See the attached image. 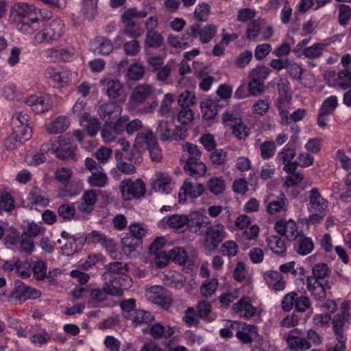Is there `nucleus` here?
I'll return each instance as SVG.
<instances>
[{"instance_id": "f257e3e1", "label": "nucleus", "mask_w": 351, "mask_h": 351, "mask_svg": "<svg viewBox=\"0 0 351 351\" xmlns=\"http://www.w3.org/2000/svg\"><path fill=\"white\" fill-rule=\"evenodd\" d=\"M301 335L302 330L293 328L285 333L282 339L287 341L289 347L302 351L308 350L312 345L318 346L322 343V338L313 329L308 330L306 337H300Z\"/></svg>"}, {"instance_id": "f03ea898", "label": "nucleus", "mask_w": 351, "mask_h": 351, "mask_svg": "<svg viewBox=\"0 0 351 351\" xmlns=\"http://www.w3.org/2000/svg\"><path fill=\"white\" fill-rule=\"evenodd\" d=\"M145 9L142 11H138L136 8H130L122 14L121 21L124 25L123 32L130 38H136L143 35V29L133 19L145 18L154 10V6L152 4L145 5Z\"/></svg>"}, {"instance_id": "7ed1b4c3", "label": "nucleus", "mask_w": 351, "mask_h": 351, "mask_svg": "<svg viewBox=\"0 0 351 351\" xmlns=\"http://www.w3.org/2000/svg\"><path fill=\"white\" fill-rule=\"evenodd\" d=\"M106 268L102 275L105 285H114L121 289L130 285L131 280L126 275L128 269L125 263L116 261L108 264Z\"/></svg>"}, {"instance_id": "20e7f679", "label": "nucleus", "mask_w": 351, "mask_h": 351, "mask_svg": "<svg viewBox=\"0 0 351 351\" xmlns=\"http://www.w3.org/2000/svg\"><path fill=\"white\" fill-rule=\"evenodd\" d=\"M64 34V23L61 19H55L38 33L34 38L35 45L49 43L58 40Z\"/></svg>"}, {"instance_id": "39448f33", "label": "nucleus", "mask_w": 351, "mask_h": 351, "mask_svg": "<svg viewBox=\"0 0 351 351\" xmlns=\"http://www.w3.org/2000/svg\"><path fill=\"white\" fill-rule=\"evenodd\" d=\"M119 190L121 199L124 202H129L134 199L143 197L145 194V184L140 179L134 180L131 178H125L119 184Z\"/></svg>"}, {"instance_id": "423d86ee", "label": "nucleus", "mask_w": 351, "mask_h": 351, "mask_svg": "<svg viewBox=\"0 0 351 351\" xmlns=\"http://www.w3.org/2000/svg\"><path fill=\"white\" fill-rule=\"evenodd\" d=\"M84 164L90 173L87 178L88 184L92 187H106L108 184V177L104 168L91 158H86Z\"/></svg>"}, {"instance_id": "0eeeda50", "label": "nucleus", "mask_w": 351, "mask_h": 351, "mask_svg": "<svg viewBox=\"0 0 351 351\" xmlns=\"http://www.w3.org/2000/svg\"><path fill=\"white\" fill-rule=\"evenodd\" d=\"M48 84L53 88H62L71 80V72L62 66H48L45 71Z\"/></svg>"}, {"instance_id": "6e6552de", "label": "nucleus", "mask_w": 351, "mask_h": 351, "mask_svg": "<svg viewBox=\"0 0 351 351\" xmlns=\"http://www.w3.org/2000/svg\"><path fill=\"white\" fill-rule=\"evenodd\" d=\"M29 125V117L26 113L16 112L12 118V132L19 138L27 141L31 138L32 128Z\"/></svg>"}, {"instance_id": "1a4fd4ad", "label": "nucleus", "mask_w": 351, "mask_h": 351, "mask_svg": "<svg viewBox=\"0 0 351 351\" xmlns=\"http://www.w3.org/2000/svg\"><path fill=\"white\" fill-rule=\"evenodd\" d=\"M339 106L337 96L332 95L326 98L319 108L317 124L321 128H325L328 125L330 115L332 114Z\"/></svg>"}, {"instance_id": "9d476101", "label": "nucleus", "mask_w": 351, "mask_h": 351, "mask_svg": "<svg viewBox=\"0 0 351 351\" xmlns=\"http://www.w3.org/2000/svg\"><path fill=\"white\" fill-rule=\"evenodd\" d=\"M217 32V28L213 24H208L204 26L195 24L187 29L186 34L188 38H199L202 43H208L215 36Z\"/></svg>"}, {"instance_id": "9b49d317", "label": "nucleus", "mask_w": 351, "mask_h": 351, "mask_svg": "<svg viewBox=\"0 0 351 351\" xmlns=\"http://www.w3.org/2000/svg\"><path fill=\"white\" fill-rule=\"evenodd\" d=\"M204 234V247L208 250H214L226 237L224 226L221 223L210 225Z\"/></svg>"}, {"instance_id": "f8f14e48", "label": "nucleus", "mask_w": 351, "mask_h": 351, "mask_svg": "<svg viewBox=\"0 0 351 351\" xmlns=\"http://www.w3.org/2000/svg\"><path fill=\"white\" fill-rule=\"evenodd\" d=\"M85 242L89 244H99L105 247L106 252L112 258H116L117 252L116 250L115 242L108 238L106 234L98 230H93L84 237Z\"/></svg>"}, {"instance_id": "ddd939ff", "label": "nucleus", "mask_w": 351, "mask_h": 351, "mask_svg": "<svg viewBox=\"0 0 351 351\" xmlns=\"http://www.w3.org/2000/svg\"><path fill=\"white\" fill-rule=\"evenodd\" d=\"M155 95L154 87L148 84L137 85L132 90L129 102L133 107L144 105L146 101Z\"/></svg>"}, {"instance_id": "4468645a", "label": "nucleus", "mask_w": 351, "mask_h": 351, "mask_svg": "<svg viewBox=\"0 0 351 351\" xmlns=\"http://www.w3.org/2000/svg\"><path fill=\"white\" fill-rule=\"evenodd\" d=\"M204 187L202 184L193 182L190 179H186L182 186L180 188L178 193V202L184 204L187 201V197L197 199L202 195Z\"/></svg>"}, {"instance_id": "2eb2a0df", "label": "nucleus", "mask_w": 351, "mask_h": 351, "mask_svg": "<svg viewBox=\"0 0 351 351\" xmlns=\"http://www.w3.org/2000/svg\"><path fill=\"white\" fill-rule=\"evenodd\" d=\"M308 200L309 211L322 218L328 209V201L321 195L317 188H313L309 191Z\"/></svg>"}, {"instance_id": "dca6fc26", "label": "nucleus", "mask_w": 351, "mask_h": 351, "mask_svg": "<svg viewBox=\"0 0 351 351\" xmlns=\"http://www.w3.org/2000/svg\"><path fill=\"white\" fill-rule=\"evenodd\" d=\"M36 14V8L27 2H18L13 5L10 14V21L19 22Z\"/></svg>"}, {"instance_id": "f3484780", "label": "nucleus", "mask_w": 351, "mask_h": 351, "mask_svg": "<svg viewBox=\"0 0 351 351\" xmlns=\"http://www.w3.org/2000/svg\"><path fill=\"white\" fill-rule=\"evenodd\" d=\"M210 225L209 218L199 212H192L189 215L188 228L193 233L203 235L207 231Z\"/></svg>"}, {"instance_id": "a211bd4d", "label": "nucleus", "mask_w": 351, "mask_h": 351, "mask_svg": "<svg viewBox=\"0 0 351 351\" xmlns=\"http://www.w3.org/2000/svg\"><path fill=\"white\" fill-rule=\"evenodd\" d=\"M40 292L20 280L15 281L14 289L11 293V298L19 302L27 300L36 299L40 296Z\"/></svg>"}, {"instance_id": "6ab92c4d", "label": "nucleus", "mask_w": 351, "mask_h": 351, "mask_svg": "<svg viewBox=\"0 0 351 351\" xmlns=\"http://www.w3.org/2000/svg\"><path fill=\"white\" fill-rule=\"evenodd\" d=\"M58 147L56 149H51L57 157L62 159L75 160L76 145L71 141L70 137L63 136L59 138Z\"/></svg>"}, {"instance_id": "aec40b11", "label": "nucleus", "mask_w": 351, "mask_h": 351, "mask_svg": "<svg viewBox=\"0 0 351 351\" xmlns=\"http://www.w3.org/2000/svg\"><path fill=\"white\" fill-rule=\"evenodd\" d=\"M23 101L32 111L38 114L48 111L52 106L51 99L48 95H31L24 97Z\"/></svg>"}, {"instance_id": "412c9836", "label": "nucleus", "mask_w": 351, "mask_h": 351, "mask_svg": "<svg viewBox=\"0 0 351 351\" xmlns=\"http://www.w3.org/2000/svg\"><path fill=\"white\" fill-rule=\"evenodd\" d=\"M44 54L47 59L53 62H67L73 58L74 50L63 46H56L46 49Z\"/></svg>"}, {"instance_id": "4be33fe9", "label": "nucleus", "mask_w": 351, "mask_h": 351, "mask_svg": "<svg viewBox=\"0 0 351 351\" xmlns=\"http://www.w3.org/2000/svg\"><path fill=\"white\" fill-rule=\"evenodd\" d=\"M274 228L278 234L285 236L289 241L295 240L301 234L296 223L291 219L278 221L275 223Z\"/></svg>"}, {"instance_id": "5701e85b", "label": "nucleus", "mask_w": 351, "mask_h": 351, "mask_svg": "<svg viewBox=\"0 0 351 351\" xmlns=\"http://www.w3.org/2000/svg\"><path fill=\"white\" fill-rule=\"evenodd\" d=\"M98 197L96 191L88 189L85 191L81 198L75 202L77 210L84 214H90L94 210Z\"/></svg>"}, {"instance_id": "b1692460", "label": "nucleus", "mask_w": 351, "mask_h": 351, "mask_svg": "<svg viewBox=\"0 0 351 351\" xmlns=\"http://www.w3.org/2000/svg\"><path fill=\"white\" fill-rule=\"evenodd\" d=\"M163 227L167 226L175 231L183 232L188 228L189 215L174 214L164 217L161 222Z\"/></svg>"}, {"instance_id": "393cba45", "label": "nucleus", "mask_w": 351, "mask_h": 351, "mask_svg": "<svg viewBox=\"0 0 351 351\" xmlns=\"http://www.w3.org/2000/svg\"><path fill=\"white\" fill-rule=\"evenodd\" d=\"M174 183L171 177L167 173L157 172L156 173V179L152 183V189L156 192L162 194H169Z\"/></svg>"}, {"instance_id": "a878e982", "label": "nucleus", "mask_w": 351, "mask_h": 351, "mask_svg": "<svg viewBox=\"0 0 351 351\" xmlns=\"http://www.w3.org/2000/svg\"><path fill=\"white\" fill-rule=\"evenodd\" d=\"M121 106L114 102H109L101 105L98 110L101 119L106 123H111L121 115Z\"/></svg>"}, {"instance_id": "bb28decb", "label": "nucleus", "mask_w": 351, "mask_h": 351, "mask_svg": "<svg viewBox=\"0 0 351 351\" xmlns=\"http://www.w3.org/2000/svg\"><path fill=\"white\" fill-rule=\"evenodd\" d=\"M146 298L151 302L158 305L165 306L170 302L165 289L161 286H152L147 289L145 293Z\"/></svg>"}, {"instance_id": "cd10ccee", "label": "nucleus", "mask_w": 351, "mask_h": 351, "mask_svg": "<svg viewBox=\"0 0 351 351\" xmlns=\"http://www.w3.org/2000/svg\"><path fill=\"white\" fill-rule=\"evenodd\" d=\"M234 313L239 317L250 318L256 313V308L252 304L250 298L243 297L232 306Z\"/></svg>"}, {"instance_id": "c85d7f7f", "label": "nucleus", "mask_w": 351, "mask_h": 351, "mask_svg": "<svg viewBox=\"0 0 351 351\" xmlns=\"http://www.w3.org/2000/svg\"><path fill=\"white\" fill-rule=\"evenodd\" d=\"M123 293V289L114 285H106L103 289H93L90 291V298L97 302H103L107 299L108 295L121 296Z\"/></svg>"}, {"instance_id": "c756f323", "label": "nucleus", "mask_w": 351, "mask_h": 351, "mask_svg": "<svg viewBox=\"0 0 351 351\" xmlns=\"http://www.w3.org/2000/svg\"><path fill=\"white\" fill-rule=\"evenodd\" d=\"M306 287L311 295L317 301H323L326 298L325 285L315 278H306Z\"/></svg>"}, {"instance_id": "7c9ffc66", "label": "nucleus", "mask_w": 351, "mask_h": 351, "mask_svg": "<svg viewBox=\"0 0 351 351\" xmlns=\"http://www.w3.org/2000/svg\"><path fill=\"white\" fill-rule=\"evenodd\" d=\"M156 141L154 132L147 130L138 132L135 138L134 146L138 152L148 149Z\"/></svg>"}, {"instance_id": "2f4dec72", "label": "nucleus", "mask_w": 351, "mask_h": 351, "mask_svg": "<svg viewBox=\"0 0 351 351\" xmlns=\"http://www.w3.org/2000/svg\"><path fill=\"white\" fill-rule=\"evenodd\" d=\"M237 338L243 343H250L257 336V328L245 323L237 324Z\"/></svg>"}, {"instance_id": "473e14b6", "label": "nucleus", "mask_w": 351, "mask_h": 351, "mask_svg": "<svg viewBox=\"0 0 351 351\" xmlns=\"http://www.w3.org/2000/svg\"><path fill=\"white\" fill-rule=\"evenodd\" d=\"M28 205L32 208H45L48 206L49 200L43 192L37 186H34L27 197Z\"/></svg>"}, {"instance_id": "72a5a7b5", "label": "nucleus", "mask_w": 351, "mask_h": 351, "mask_svg": "<svg viewBox=\"0 0 351 351\" xmlns=\"http://www.w3.org/2000/svg\"><path fill=\"white\" fill-rule=\"evenodd\" d=\"M351 322L350 316H343L342 315L336 314L332 320V330L335 335V339H347L345 331L347 328V325Z\"/></svg>"}, {"instance_id": "f704fd0d", "label": "nucleus", "mask_w": 351, "mask_h": 351, "mask_svg": "<svg viewBox=\"0 0 351 351\" xmlns=\"http://www.w3.org/2000/svg\"><path fill=\"white\" fill-rule=\"evenodd\" d=\"M263 277L270 289L280 291L285 288L286 282L280 272L277 271H265Z\"/></svg>"}, {"instance_id": "c9c22d12", "label": "nucleus", "mask_w": 351, "mask_h": 351, "mask_svg": "<svg viewBox=\"0 0 351 351\" xmlns=\"http://www.w3.org/2000/svg\"><path fill=\"white\" fill-rule=\"evenodd\" d=\"M267 200L269 201L266 206L268 213L273 215L287 210L288 200L283 193H280L276 199H270V197H268Z\"/></svg>"}, {"instance_id": "e433bc0d", "label": "nucleus", "mask_w": 351, "mask_h": 351, "mask_svg": "<svg viewBox=\"0 0 351 351\" xmlns=\"http://www.w3.org/2000/svg\"><path fill=\"white\" fill-rule=\"evenodd\" d=\"M291 95H280L276 102V105L280 116L282 118V123L283 125H287L289 123V112L291 106Z\"/></svg>"}, {"instance_id": "4c0bfd02", "label": "nucleus", "mask_w": 351, "mask_h": 351, "mask_svg": "<svg viewBox=\"0 0 351 351\" xmlns=\"http://www.w3.org/2000/svg\"><path fill=\"white\" fill-rule=\"evenodd\" d=\"M184 169L191 176L202 177L206 173V167L199 159H187Z\"/></svg>"}, {"instance_id": "58836bf2", "label": "nucleus", "mask_w": 351, "mask_h": 351, "mask_svg": "<svg viewBox=\"0 0 351 351\" xmlns=\"http://www.w3.org/2000/svg\"><path fill=\"white\" fill-rule=\"evenodd\" d=\"M84 243V237L69 238V241H65V243L61 247L62 254L70 256L77 252L82 248Z\"/></svg>"}, {"instance_id": "ea45409f", "label": "nucleus", "mask_w": 351, "mask_h": 351, "mask_svg": "<svg viewBox=\"0 0 351 351\" xmlns=\"http://www.w3.org/2000/svg\"><path fill=\"white\" fill-rule=\"evenodd\" d=\"M19 31L25 34H32L42 27V21L37 18H32L28 21L24 20L13 22Z\"/></svg>"}, {"instance_id": "a19ab883", "label": "nucleus", "mask_w": 351, "mask_h": 351, "mask_svg": "<svg viewBox=\"0 0 351 351\" xmlns=\"http://www.w3.org/2000/svg\"><path fill=\"white\" fill-rule=\"evenodd\" d=\"M80 122L81 125L86 128L87 132L90 136H95L100 128L99 119L92 117L89 112H84L82 114Z\"/></svg>"}, {"instance_id": "79ce46f5", "label": "nucleus", "mask_w": 351, "mask_h": 351, "mask_svg": "<svg viewBox=\"0 0 351 351\" xmlns=\"http://www.w3.org/2000/svg\"><path fill=\"white\" fill-rule=\"evenodd\" d=\"M266 242L269 248L276 254L284 255L287 250V246L284 240L276 235L267 237Z\"/></svg>"}, {"instance_id": "37998d69", "label": "nucleus", "mask_w": 351, "mask_h": 351, "mask_svg": "<svg viewBox=\"0 0 351 351\" xmlns=\"http://www.w3.org/2000/svg\"><path fill=\"white\" fill-rule=\"evenodd\" d=\"M175 327L164 326L160 324H154L150 328V335L154 339H167L175 333Z\"/></svg>"}, {"instance_id": "c03bdc74", "label": "nucleus", "mask_w": 351, "mask_h": 351, "mask_svg": "<svg viewBox=\"0 0 351 351\" xmlns=\"http://www.w3.org/2000/svg\"><path fill=\"white\" fill-rule=\"evenodd\" d=\"M201 112L206 120L213 119L217 114V102L212 99H205L201 103Z\"/></svg>"}, {"instance_id": "a18cd8bd", "label": "nucleus", "mask_w": 351, "mask_h": 351, "mask_svg": "<svg viewBox=\"0 0 351 351\" xmlns=\"http://www.w3.org/2000/svg\"><path fill=\"white\" fill-rule=\"evenodd\" d=\"M29 267L36 280H43L47 278V267L45 261L41 260L30 261Z\"/></svg>"}, {"instance_id": "49530a36", "label": "nucleus", "mask_w": 351, "mask_h": 351, "mask_svg": "<svg viewBox=\"0 0 351 351\" xmlns=\"http://www.w3.org/2000/svg\"><path fill=\"white\" fill-rule=\"evenodd\" d=\"M70 121L67 117L62 115L54 119L48 128V132L51 134H60L64 132L69 126Z\"/></svg>"}, {"instance_id": "de8ad7c7", "label": "nucleus", "mask_w": 351, "mask_h": 351, "mask_svg": "<svg viewBox=\"0 0 351 351\" xmlns=\"http://www.w3.org/2000/svg\"><path fill=\"white\" fill-rule=\"evenodd\" d=\"M296 251L298 254L305 256L310 254L314 249V243L309 237L303 236L302 234L298 237Z\"/></svg>"}, {"instance_id": "09e8293b", "label": "nucleus", "mask_w": 351, "mask_h": 351, "mask_svg": "<svg viewBox=\"0 0 351 351\" xmlns=\"http://www.w3.org/2000/svg\"><path fill=\"white\" fill-rule=\"evenodd\" d=\"M219 281L217 278H208L203 282L200 287V293L203 297L212 296L217 290Z\"/></svg>"}, {"instance_id": "8fccbe9b", "label": "nucleus", "mask_w": 351, "mask_h": 351, "mask_svg": "<svg viewBox=\"0 0 351 351\" xmlns=\"http://www.w3.org/2000/svg\"><path fill=\"white\" fill-rule=\"evenodd\" d=\"M58 216L63 221H71L75 219L76 211L75 204H63L58 208Z\"/></svg>"}, {"instance_id": "3c124183", "label": "nucleus", "mask_w": 351, "mask_h": 351, "mask_svg": "<svg viewBox=\"0 0 351 351\" xmlns=\"http://www.w3.org/2000/svg\"><path fill=\"white\" fill-rule=\"evenodd\" d=\"M136 326L139 324H147L154 319V316L148 311L141 309H136L128 317Z\"/></svg>"}, {"instance_id": "603ef678", "label": "nucleus", "mask_w": 351, "mask_h": 351, "mask_svg": "<svg viewBox=\"0 0 351 351\" xmlns=\"http://www.w3.org/2000/svg\"><path fill=\"white\" fill-rule=\"evenodd\" d=\"M337 86L341 90H347L351 88V70L350 69H345L340 70L337 75Z\"/></svg>"}, {"instance_id": "864d4df0", "label": "nucleus", "mask_w": 351, "mask_h": 351, "mask_svg": "<svg viewBox=\"0 0 351 351\" xmlns=\"http://www.w3.org/2000/svg\"><path fill=\"white\" fill-rule=\"evenodd\" d=\"M312 274V276L308 277L315 278L317 280H324L330 276V269L327 264L319 263L313 266Z\"/></svg>"}, {"instance_id": "5fc2aeb1", "label": "nucleus", "mask_w": 351, "mask_h": 351, "mask_svg": "<svg viewBox=\"0 0 351 351\" xmlns=\"http://www.w3.org/2000/svg\"><path fill=\"white\" fill-rule=\"evenodd\" d=\"M97 12V0H83L82 12L88 20H93Z\"/></svg>"}, {"instance_id": "6e6d98bb", "label": "nucleus", "mask_w": 351, "mask_h": 351, "mask_svg": "<svg viewBox=\"0 0 351 351\" xmlns=\"http://www.w3.org/2000/svg\"><path fill=\"white\" fill-rule=\"evenodd\" d=\"M239 296V292L237 289H230L227 290L226 292L221 293L218 297L219 302L221 306L228 307L234 300H236Z\"/></svg>"}, {"instance_id": "4d7b16f0", "label": "nucleus", "mask_w": 351, "mask_h": 351, "mask_svg": "<svg viewBox=\"0 0 351 351\" xmlns=\"http://www.w3.org/2000/svg\"><path fill=\"white\" fill-rule=\"evenodd\" d=\"M121 243L125 253H131L142 243L138 239H135L134 236L126 234L121 239Z\"/></svg>"}, {"instance_id": "13d9d810", "label": "nucleus", "mask_w": 351, "mask_h": 351, "mask_svg": "<svg viewBox=\"0 0 351 351\" xmlns=\"http://www.w3.org/2000/svg\"><path fill=\"white\" fill-rule=\"evenodd\" d=\"M98 45L96 50L99 54L106 56L110 54L113 50V44L107 38L99 36L95 38Z\"/></svg>"}, {"instance_id": "bf43d9fd", "label": "nucleus", "mask_w": 351, "mask_h": 351, "mask_svg": "<svg viewBox=\"0 0 351 351\" xmlns=\"http://www.w3.org/2000/svg\"><path fill=\"white\" fill-rule=\"evenodd\" d=\"M260 156L263 159H269L272 158L276 151V144L274 141H267L260 144Z\"/></svg>"}, {"instance_id": "052dcab7", "label": "nucleus", "mask_w": 351, "mask_h": 351, "mask_svg": "<svg viewBox=\"0 0 351 351\" xmlns=\"http://www.w3.org/2000/svg\"><path fill=\"white\" fill-rule=\"evenodd\" d=\"M120 135L114 130V128L110 123H105L101 130V136L104 143H110L115 141L117 136Z\"/></svg>"}, {"instance_id": "680f3d73", "label": "nucleus", "mask_w": 351, "mask_h": 351, "mask_svg": "<svg viewBox=\"0 0 351 351\" xmlns=\"http://www.w3.org/2000/svg\"><path fill=\"white\" fill-rule=\"evenodd\" d=\"M270 69L266 66H257L251 70L250 73V79L264 82L270 74Z\"/></svg>"}, {"instance_id": "e2e57ef3", "label": "nucleus", "mask_w": 351, "mask_h": 351, "mask_svg": "<svg viewBox=\"0 0 351 351\" xmlns=\"http://www.w3.org/2000/svg\"><path fill=\"white\" fill-rule=\"evenodd\" d=\"M351 19V8L346 4L338 7V23L341 26H346Z\"/></svg>"}, {"instance_id": "0e129e2a", "label": "nucleus", "mask_w": 351, "mask_h": 351, "mask_svg": "<svg viewBox=\"0 0 351 351\" xmlns=\"http://www.w3.org/2000/svg\"><path fill=\"white\" fill-rule=\"evenodd\" d=\"M237 123L232 124V132L233 135L239 140H245L249 136V128L242 122L236 121Z\"/></svg>"}, {"instance_id": "69168bd1", "label": "nucleus", "mask_w": 351, "mask_h": 351, "mask_svg": "<svg viewBox=\"0 0 351 351\" xmlns=\"http://www.w3.org/2000/svg\"><path fill=\"white\" fill-rule=\"evenodd\" d=\"M171 132L172 131L170 130L167 121H161L158 123L156 134L162 141H172Z\"/></svg>"}, {"instance_id": "338daca9", "label": "nucleus", "mask_w": 351, "mask_h": 351, "mask_svg": "<svg viewBox=\"0 0 351 351\" xmlns=\"http://www.w3.org/2000/svg\"><path fill=\"white\" fill-rule=\"evenodd\" d=\"M324 48L319 43L306 47L303 49L302 54L308 59H316L323 54Z\"/></svg>"}, {"instance_id": "774afa93", "label": "nucleus", "mask_w": 351, "mask_h": 351, "mask_svg": "<svg viewBox=\"0 0 351 351\" xmlns=\"http://www.w3.org/2000/svg\"><path fill=\"white\" fill-rule=\"evenodd\" d=\"M178 104L182 108H189L197 103V98L194 93L185 90L180 94L178 99Z\"/></svg>"}]
</instances>
